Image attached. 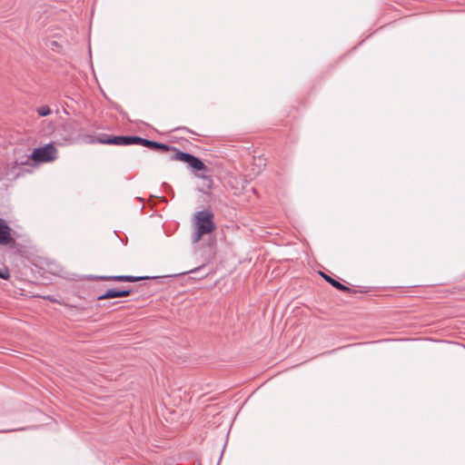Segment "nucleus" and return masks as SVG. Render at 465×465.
Returning a JSON list of instances; mask_svg holds the SVG:
<instances>
[{
  "label": "nucleus",
  "instance_id": "9",
  "mask_svg": "<svg viewBox=\"0 0 465 465\" xmlns=\"http://www.w3.org/2000/svg\"><path fill=\"white\" fill-rule=\"evenodd\" d=\"M320 274L322 276V278L328 282L329 283L331 284V286H333L335 289H337L338 291H351V288L341 284L340 282H338L337 280L335 279H332L331 277H330L329 275L323 273V272H320Z\"/></svg>",
  "mask_w": 465,
  "mask_h": 465
},
{
  "label": "nucleus",
  "instance_id": "12",
  "mask_svg": "<svg viewBox=\"0 0 465 465\" xmlns=\"http://www.w3.org/2000/svg\"><path fill=\"white\" fill-rule=\"evenodd\" d=\"M32 297H39V298H43V299H46V300H49V301H53V302H55L56 299L53 296V295H33Z\"/></svg>",
  "mask_w": 465,
  "mask_h": 465
},
{
  "label": "nucleus",
  "instance_id": "4",
  "mask_svg": "<svg viewBox=\"0 0 465 465\" xmlns=\"http://www.w3.org/2000/svg\"><path fill=\"white\" fill-rule=\"evenodd\" d=\"M170 159L173 161L184 162L195 171H203L206 169L205 164L200 158L194 156L192 153L180 151L179 149H176V152L171 155Z\"/></svg>",
  "mask_w": 465,
  "mask_h": 465
},
{
  "label": "nucleus",
  "instance_id": "7",
  "mask_svg": "<svg viewBox=\"0 0 465 465\" xmlns=\"http://www.w3.org/2000/svg\"><path fill=\"white\" fill-rule=\"evenodd\" d=\"M140 145H143L144 147L150 148L154 151H160L163 153H166L169 151L176 152V147L171 146L165 143H162L156 141L148 140L143 137L139 138V143Z\"/></svg>",
  "mask_w": 465,
  "mask_h": 465
},
{
  "label": "nucleus",
  "instance_id": "10",
  "mask_svg": "<svg viewBox=\"0 0 465 465\" xmlns=\"http://www.w3.org/2000/svg\"><path fill=\"white\" fill-rule=\"evenodd\" d=\"M131 292H104L102 295L97 297V300H104V299H112V298H119V297H126Z\"/></svg>",
  "mask_w": 465,
  "mask_h": 465
},
{
  "label": "nucleus",
  "instance_id": "3",
  "mask_svg": "<svg viewBox=\"0 0 465 465\" xmlns=\"http://www.w3.org/2000/svg\"><path fill=\"white\" fill-rule=\"evenodd\" d=\"M140 136L137 135H109L102 134L96 142L102 144L132 145L139 143Z\"/></svg>",
  "mask_w": 465,
  "mask_h": 465
},
{
  "label": "nucleus",
  "instance_id": "13",
  "mask_svg": "<svg viewBox=\"0 0 465 465\" xmlns=\"http://www.w3.org/2000/svg\"><path fill=\"white\" fill-rule=\"evenodd\" d=\"M142 287L147 288V289H154L155 291H160L158 288H156L155 286L153 285V282L144 283L143 285H142Z\"/></svg>",
  "mask_w": 465,
  "mask_h": 465
},
{
  "label": "nucleus",
  "instance_id": "8",
  "mask_svg": "<svg viewBox=\"0 0 465 465\" xmlns=\"http://www.w3.org/2000/svg\"><path fill=\"white\" fill-rule=\"evenodd\" d=\"M12 240L11 228L4 219L0 218V244H8Z\"/></svg>",
  "mask_w": 465,
  "mask_h": 465
},
{
  "label": "nucleus",
  "instance_id": "14",
  "mask_svg": "<svg viewBox=\"0 0 465 465\" xmlns=\"http://www.w3.org/2000/svg\"><path fill=\"white\" fill-rule=\"evenodd\" d=\"M9 276L7 269H5L3 272L0 271V278L6 279Z\"/></svg>",
  "mask_w": 465,
  "mask_h": 465
},
{
  "label": "nucleus",
  "instance_id": "16",
  "mask_svg": "<svg viewBox=\"0 0 465 465\" xmlns=\"http://www.w3.org/2000/svg\"><path fill=\"white\" fill-rule=\"evenodd\" d=\"M201 268H197V269H194V270H190L188 272H196L197 271H199Z\"/></svg>",
  "mask_w": 465,
  "mask_h": 465
},
{
  "label": "nucleus",
  "instance_id": "5",
  "mask_svg": "<svg viewBox=\"0 0 465 465\" xmlns=\"http://www.w3.org/2000/svg\"><path fill=\"white\" fill-rule=\"evenodd\" d=\"M168 276L163 277H147V276H139L134 277L131 275H116V276H92L89 275L87 278H94L99 280H113V281H119V282H137V281H152L153 283H159L162 282L164 279H166Z\"/></svg>",
  "mask_w": 465,
  "mask_h": 465
},
{
  "label": "nucleus",
  "instance_id": "2",
  "mask_svg": "<svg viewBox=\"0 0 465 465\" xmlns=\"http://www.w3.org/2000/svg\"><path fill=\"white\" fill-rule=\"evenodd\" d=\"M196 232L193 235V242L200 241L203 235L212 232L215 229L213 222V213L209 211H200L195 216Z\"/></svg>",
  "mask_w": 465,
  "mask_h": 465
},
{
  "label": "nucleus",
  "instance_id": "15",
  "mask_svg": "<svg viewBox=\"0 0 465 465\" xmlns=\"http://www.w3.org/2000/svg\"><path fill=\"white\" fill-rule=\"evenodd\" d=\"M105 291L113 292V291H120V290L116 289V288H107Z\"/></svg>",
  "mask_w": 465,
  "mask_h": 465
},
{
  "label": "nucleus",
  "instance_id": "11",
  "mask_svg": "<svg viewBox=\"0 0 465 465\" xmlns=\"http://www.w3.org/2000/svg\"><path fill=\"white\" fill-rule=\"evenodd\" d=\"M39 116L45 117L51 114V109L48 105H42L36 109Z\"/></svg>",
  "mask_w": 465,
  "mask_h": 465
},
{
  "label": "nucleus",
  "instance_id": "6",
  "mask_svg": "<svg viewBox=\"0 0 465 465\" xmlns=\"http://www.w3.org/2000/svg\"><path fill=\"white\" fill-rule=\"evenodd\" d=\"M61 136V143H71L76 138L75 123L66 122L55 131V136Z\"/></svg>",
  "mask_w": 465,
  "mask_h": 465
},
{
  "label": "nucleus",
  "instance_id": "1",
  "mask_svg": "<svg viewBox=\"0 0 465 465\" xmlns=\"http://www.w3.org/2000/svg\"><path fill=\"white\" fill-rule=\"evenodd\" d=\"M57 158V150L53 143H47L45 146L35 148L30 154H24L21 157L15 158L14 161L15 166L26 165L30 160L36 163H46L54 161Z\"/></svg>",
  "mask_w": 465,
  "mask_h": 465
}]
</instances>
